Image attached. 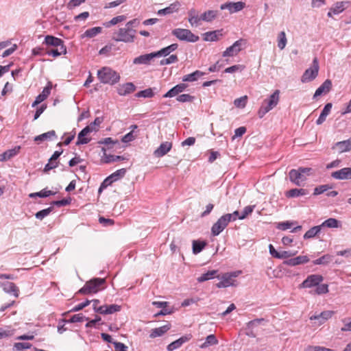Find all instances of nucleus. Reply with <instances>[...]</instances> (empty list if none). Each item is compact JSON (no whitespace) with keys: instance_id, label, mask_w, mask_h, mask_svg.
Wrapping results in <instances>:
<instances>
[{"instance_id":"nucleus-1","label":"nucleus","mask_w":351,"mask_h":351,"mask_svg":"<svg viewBox=\"0 0 351 351\" xmlns=\"http://www.w3.org/2000/svg\"><path fill=\"white\" fill-rule=\"evenodd\" d=\"M97 77L103 84L113 85L120 80V75L110 67L104 66L97 71Z\"/></svg>"},{"instance_id":"nucleus-2","label":"nucleus","mask_w":351,"mask_h":351,"mask_svg":"<svg viewBox=\"0 0 351 351\" xmlns=\"http://www.w3.org/2000/svg\"><path fill=\"white\" fill-rule=\"evenodd\" d=\"M280 99V90H276L268 99L263 101L258 112V116L260 118L264 117V115L269 111L272 110L277 106Z\"/></svg>"},{"instance_id":"nucleus-3","label":"nucleus","mask_w":351,"mask_h":351,"mask_svg":"<svg viewBox=\"0 0 351 351\" xmlns=\"http://www.w3.org/2000/svg\"><path fill=\"white\" fill-rule=\"evenodd\" d=\"M135 29L125 26L114 32L112 39L117 42L132 43L135 38Z\"/></svg>"},{"instance_id":"nucleus-4","label":"nucleus","mask_w":351,"mask_h":351,"mask_svg":"<svg viewBox=\"0 0 351 351\" xmlns=\"http://www.w3.org/2000/svg\"><path fill=\"white\" fill-rule=\"evenodd\" d=\"M106 283L105 278H95L88 282L81 288L79 293L82 294L95 293L104 289L103 285Z\"/></svg>"},{"instance_id":"nucleus-5","label":"nucleus","mask_w":351,"mask_h":351,"mask_svg":"<svg viewBox=\"0 0 351 351\" xmlns=\"http://www.w3.org/2000/svg\"><path fill=\"white\" fill-rule=\"evenodd\" d=\"M232 215L226 214L221 216L216 223L213 224L211 228V233L213 236L219 235L228 225L231 221H235L236 217L232 219Z\"/></svg>"},{"instance_id":"nucleus-6","label":"nucleus","mask_w":351,"mask_h":351,"mask_svg":"<svg viewBox=\"0 0 351 351\" xmlns=\"http://www.w3.org/2000/svg\"><path fill=\"white\" fill-rule=\"evenodd\" d=\"M171 34L182 41L195 43L199 40V36L187 29L177 28L173 29Z\"/></svg>"},{"instance_id":"nucleus-7","label":"nucleus","mask_w":351,"mask_h":351,"mask_svg":"<svg viewBox=\"0 0 351 351\" xmlns=\"http://www.w3.org/2000/svg\"><path fill=\"white\" fill-rule=\"evenodd\" d=\"M312 169L311 168L300 167L298 169H291L289 171V176L290 180L298 186H300L301 182L306 180L305 174L308 173Z\"/></svg>"},{"instance_id":"nucleus-8","label":"nucleus","mask_w":351,"mask_h":351,"mask_svg":"<svg viewBox=\"0 0 351 351\" xmlns=\"http://www.w3.org/2000/svg\"><path fill=\"white\" fill-rule=\"evenodd\" d=\"M319 69V66L317 58H315L311 67L307 69L303 73L301 77L302 82L306 83L315 80L318 75Z\"/></svg>"},{"instance_id":"nucleus-9","label":"nucleus","mask_w":351,"mask_h":351,"mask_svg":"<svg viewBox=\"0 0 351 351\" xmlns=\"http://www.w3.org/2000/svg\"><path fill=\"white\" fill-rule=\"evenodd\" d=\"M246 40L244 39H239L234 42L232 45L228 47L223 53V57H232L237 55L241 50L243 47H245Z\"/></svg>"},{"instance_id":"nucleus-10","label":"nucleus","mask_w":351,"mask_h":351,"mask_svg":"<svg viewBox=\"0 0 351 351\" xmlns=\"http://www.w3.org/2000/svg\"><path fill=\"white\" fill-rule=\"evenodd\" d=\"M323 280L321 275L312 274L308 276L300 285V288H311L318 285Z\"/></svg>"},{"instance_id":"nucleus-11","label":"nucleus","mask_w":351,"mask_h":351,"mask_svg":"<svg viewBox=\"0 0 351 351\" xmlns=\"http://www.w3.org/2000/svg\"><path fill=\"white\" fill-rule=\"evenodd\" d=\"M245 6V3L242 1L227 2L221 4V10H228L230 14L235 13L242 10Z\"/></svg>"},{"instance_id":"nucleus-12","label":"nucleus","mask_w":351,"mask_h":351,"mask_svg":"<svg viewBox=\"0 0 351 351\" xmlns=\"http://www.w3.org/2000/svg\"><path fill=\"white\" fill-rule=\"evenodd\" d=\"M156 57V52H152L150 53L143 54L135 58L133 60V63L134 64H150L151 61Z\"/></svg>"},{"instance_id":"nucleus-13","label":"nucleus","mask_w":351,"mask_h":351,"mask_svg":"<svg viewBox=\"0 0 351 351\" xmlns=\"http://www.w3.org/2000/svg\"><path fill=\"white\" fill-rule=\"evenodd\" d=\"M93 131H96V129L94 128L92 125H87L78 134L77 141L76 145L80 144H87L90 141V138H85L84 136L88 135L89 133Z\"/></svg>"},{"instance_id":"nucleus-14","label":"nucleus","mask_w":351,"mask_h":351,"mask_svg":"<svg viewBox=\"0 0 351 351\" xmlns=\"http://www.w3.org/2000/svg\"><path fill=\"white\" fill-rule=\"evenodd\" d=\"M172 148V143L165 141L162 143L160 146L154 152V155L156 158H161L167 154Z\"/></svg>"},{"instance_id":"nucleus-15","label":"nucleus","mask_w":351,"mask_h":351,"mask_svg":"<svg viewBox=\"0 0 351 351\" xmlns=\"http://www.w3.org/2000/svg\"><path fill=\"white\" fill-rule=\"evenodd\" d=\"M331 176L336 180H349L351 179V168L344 167L340 170L333 171Z\"/></svg>"},{"instance_id":"nucleus-16","label":"nucleus","mask_w":351,"mask_h":351,"mask_svg":"<svg viewBox=\"0 0 351 351\" xmlns=\"http://www.w3.org/2000/svg\"><path fill=\"white\" fill-rule=\"evenodd\" d=\"M334 315V311H325L322 312L319 314L314 315L310 317L311 320H317V325H321L324 324L326 320L331 318Z\"/></svg>"},{"instance_id":"nucleus-17","label":"nucleus","mask_w":351,"mask_h":351,"mask_svg":"<svg viewBox=\"0 0 351 351\" xmlns=\"http://www.w3.org/2000/svg\"><path fill=\"white\" fill-rule=\"evenodd\" d=\"M349 5L348 1H339L333 5L330 9L327 15L328 17H332V14H339L341 13Z\"/></svg>"},{"instance_id":"nucleus-18","label":"nucleus","mask_w":351,"mask_h":351,"mask_svg":"<svg viewBox=\"0 0 351 351\" xmlns=\"http://www.w3.org/2000/svg\"><path fill=\"white\" fill-rule=\"evenodd\" d=\"M192 338V335L189 334L184 336L181 337L178 339L173 341L167 346L168 351H173L182 346V345L187 341H189Z\"/></svg>"},{"instance_id":"nucleus-19","label":"nucleus","mask_w":351,"mask_h":351,"mask_svg":"<svg viewBox=\"0 0 351 351\" xmlns=\"http://www.w3.org/2000/svg\"><path fill=\"white\" fill-rule=\"evenodd\" d=\"M308 261H309V258L307 256H299L285 261L283 262V264L288 265V266H296L298 265L306 263Z\"/></svg>"},{"instance_id":"nucleus-20","label":"nucleus","mask_w":351,"mask_h":351,"mask_svg":"<svg viewBox=\"0 0 351 351\" xmlns=\"http://www.w3.org/2000/svg\"><path fill=\"white\" fill-rule=\"evenodd\" d=\"M332 88V82L330 80H326L324 83L315 90L313 98L321 96L323 94L328 93Z\"/></svg>"},{"instance_id":"nucleus-21","label":"nucleus","mask_w":351,"mask_h":351,"mask_svg":"<svg viewBox=\"0 0 351 351\" xmlns=\"http://www.w3.org/2000/svg\"><path fill=\"white\" fill-rule=\"evenodd\" d=\"M186 88L187 85L184 83L177 84L171 88L167 93H165L163 95V97H173L178 95L179 93L183 92Z\"/></svg>"},{"instance_id":"nucleus-22","label":"nucleus","mask_w":351,"mask_h":351,"mask_svg":"<svg viewBox=\"0 0 351 351\" xmlns=\"http://www.w3.org/2000/svg\"><path fill=\"white\" fill-rule=\"evenodd\" d=\"M121 310V306L117 304L104 305L99 307L98 311L100 314H112Z\"/></svg>"},{"instance_id":"nucleus-23","label":"nucleus","mask_w":351,"mask_h":351,"mask_svg":"<svg viewBox=\"0 0 351 351\" xmlns=\"http://www.w3.org/2000/svg\"><path fill=\"white\" fill-rule=\"evenodd\" d=\"M171 328V324H167L162 326L159 328H156L152 329L149 334L150 338H156L158 337L162 336L165 333H166Z\"/></svg>"},{"instance_id":"nucleus-24","label":"nucleus","mask_w":351,"mask_h":351,"mask_svg":"<svg viewBox=\"0 0 351 351\" xmlns=\"http://www.w3.org/2000/svg\"><path fill=\"white\" fill-rule=\"evenodd\" d=\"M135 90V86L132 82H128L120 85L117 88V93L119 95H126L133 93Z\"/></svg>"},{"instance_id":"nucleus-25","label":"nucleus","mask_w":351,"mask_h":351,"mask_svg":"<svg viewBox=\"0 0 351 351\" xmlns=\"http://www.w3.org/2000/svg\"><path fill=\"white\" fill-rule=\"evenodd\" d=\"M20 149L21 147L16 146L13 149H8L4 152L1 154H0V162L6 161L11 159L12 158H13L14 156H16L19 154Z\"/></svg>"},{"instance_id":"nucleus-26","label":"nucleus","mask_w":351,"mask_h":351,"mask_svg":"<svg viewBox=\"0 0 351 351\" xmlns=\"http://www.w3.org/2000/svg\"><path fill=\"white\" fill-rule=\"evenodd\" d=\"M180 7V2L176 1V2L170 4L169 6H168L164 9L159 10L158 11V15H167V14H172L175 12H177L179 10Z\"/></svg>"},{"instance_id":"nucleus-27","label":"nucleus","mask_w":351,"mask_h":351,"mask_svg":"<svg viewBox=\"0 0 351 351\" xmlns=\"http://www.w3.org/2000/svg\"><path fill=\"white\" fill-rule=\"evenodd\" d=\"M47 45L60 47L64 46V42L60 38H56L53 36L47 35L45 36V42Z\"/></svg>"},{"instance_id":"nucleus-28","label":"nucleus","mask_w":351,"mask_h":351,"mask_svg":"<svg viewBox=\"0 0 351 351\" xmlns=\"http://www.w3.org/2000/svg\"><path fill=\"white\" fill-rule=\"evenodd\" d=\"M0 285L3 286V291L8 293H13L17 298L19 296V289L13 282L1 283Z\"/></svg>"},{"instance_id":"nucleus-29","label":"nucleus","mask_w":351,"mask_h":351,"mask_svg":"<svg viewBox=\"0 0 351 351\" xmlns=\"http://www.w3.org/2000/svg\"><path fill=\"white\" fill-rule=\"evenodd\" d=\"M178 45L176 43L171 44L169 45L168 47H166L158 51H156V57H161V56H167L169 55L171 52L174 51L177 48Z\"/></svg>"},{"instance_id":"nucleus-30","label":"nucleus","mask_w":351,"mask_h":351,"mask_svg":"<svg viewBox=\"0 0 351 351\" xmlns=\"http://www.w3.org/2000/svg\"><path fill=\"white\" fill-rule=\"evenodd\" d=\"M308 194V191L304 189H293L286 193L287 197H297Z\"/></svg>"},{"instance_id":"nucleus-31","label":"nucleus","mask_w":351,"mask_h":351,"mask_svg":"<svg viewBox=\"0 0 351 351\" xmlns=\"http://www.w3.org/2000/svg\"><path fill=\"white\" fill-rule=\"evenodd\" d=\"M335 146L340 153L349 152L351 149V138L346 141L337 142Z\"/></svg>"},{"instance_id":"nucleus-32","label":"nucleus","mask_w":351,"mask_h":351,"mask_svg":"<svg viewBox=\"0 0 351 351\" xmlns=\"http://www.w3.org/2000/svg\"><path fill=\"white\" fill-rule=\"evenodd\" d=\"M204 73L200 71H195V72L186 75L182 77L183 82H195L197 80L199 77L204 75Z\"/></svg>"},{"instance_id":"nucleus-33","label":"nucleus","mask_w":351,"mask_h":351,"mask_svg":"<svg viewBox=\"0 0 351 351\" xmlns=\"http://www.w3.org/2000/svg\"><path fill=\"white\" fill-rule=\"evenodd\" d=\"M218 15V11L217 10H208L204 12L201 16L200 19L202 21L210 22L213 21Z\"/></svg>"},{"instance_id":"nucleus-34","label":"nucleus","mask_w":351,"mask_h":351,"mask_svg":"<svg viewBox=\"0 0 351 351\" xmlns=\"http://www.w3.org/2000/svg\"><path fill=\"white\" fill-rule=\"evenodd\" d=\"M322 230V228L319 226H313L309 229L304 235V239H308L317 236Z\"/></svg>"},{"instance_id":"nucleus-35","label":"nucleus","mask_w":351,"mask_h":351,"mask_svg":"<svg viewBox=\"0 0 351 351\" xmlns=\"http://www.w3.org/2000/svg\"><path fill=\"white\" fill-rule=\"evenodd\" d=\"M218 340L214 335H210L206 338V341L199 346L201 348H206L210 346L217 345Z\"/></svg>"},{"instance_id":"nucleus-36","label":"nucleus","mask_w":351,"mask_h":351,"mask_svg":"<svg viewBox=\"0 0 351 351\" xmlns=\"http://www.w3.org/2000/svg\"><path fill=\"white\" fill-rule=\"evenodd\" d=\"M339 223H340V222L337 219H336L335 218H329V219H326V221H324L320 225V226L322 228L323 227L334 228L339 227Z\"/></svg>"},{"instance_id":"nucleus-37","label":"nucleus","mask_w":351,"mask_h":351,"mask_svg":"<svg viewBox=\"0 0 351 351\" xmlns=\"http://www.w3.org/2000/svg\"><path fill=\"white\" fill-rule=\"evenodd\" d=\"M56 193V192H53V191H51L50 190H47L46 189H43L42 191H40L39 192L30 193L29 196L31 198H34V197H49L50 195H55Z\"/></svg>"},{"instance_id":"nucleus-38","label":"nucleus","mask_w":351,"mask_h":351,"mask_svg":"<svg viewBox=\"0 0 351 351\" xmlns=\"http://www.w3.org/2000/svg\"><path fill=\"white\" fill-rule=\"evenodd\" d=\"M217 273V270L208 271L206 273L202 274L199 277L197 278V280L199 282L206 281L208 280L213 278Z\"/></svg>"},{"instance_id":"nucleus-39","label":"nucleus","mask_w":351,"mask_h":351,"mask_svg":"<svg viewBox=\"0 0 351 351\" xmlns=\"http://www.w3.org/2000/svg\"><path fill=\"white\" fill-rule=\"evenodd\" d=\"M47 53L49 56H52L53 57H58L62 54L66 53V48L65 46H61L60 47H58L57 49H51L47 51Z\"/></svg>"},{"instance_id":"nucleus-40","label":"nucleus","mask_w":351,"mask_h":351,"mask_svg":"<svg viewBox=\"0 0 351 351\" xmlns=\"http://www.w3.org/2000/svg\"><path fill=\"white\" fill-rule=\"evenodd\" d=\"M332 260V256L330 254H325L322 257L313 261L314 265H327Z\"/></svg>"},{"instance_id":"nucleus-41","label":"nucleus","mask_w":351,"mask_h":351,"mask_svg":"<svg viewBox=\"0 0 351 351\" xmlns=\"http://www.w3.org/2000/svg\"><path fill=\"white\" fill-rule=\"evenodd\" d=\"M287 43L286 34L285 32H280L278 36V47L280 49H285Z\"/></svg>"},{"instance_id":"nucleus-42","label":"nucleus","mask_w":351,"mask_h":351,"mask_svg":"<svg viewBox=\"0 0 351 351\" xmlns=\"http://www.w3.org/2000/svg\"><path fill=\"white\" fill-rule=\"evenodd\" d=\"M204 241H193V252L195 254L199 253L206 246Z\"/></svg>"},{"instance_id":"nucleus-43","label":"nucleus","mask_w":351,"mask_h":351,"mask_svg":"<svg viewBox=\"0 0 351 351\" xmlns=\"http://www.w3.org/2000/svg\"><path fill=\"white\" fill-rule=\"evenodd\" d=\"M101 27H95L90 29H87L84 32V36L88 38H93L99 34L101 32Z\"/></svg>"},{"instance_id":"nucleus-44","label":"nucleus","mask_w":351,"mask_h":351,"mask_svg":"<svg viewBox=\"0 0 351 351\" xmlns=\"http://www.w3.org/2000/svg\"><path fill=\"white\" fill-rule=\"evenodd\" d=\"M126 19V16L124 15L117 16L116 17L112 18L110 21L107 22L105 25L107 27H109L111 25H117L119 23H121Z\"/></svg>"},{"instance_id":"nucleus-45","label":"nucleus","mask_w":351,"mask_h":351,"mask_svg":"<svg viewBox=\"0 0 351 351\" xmlns=\"http://www.w3.org/2000/svg\"><path fill=\"white\" fill-rule=\"evenodd\" d=\"M154 93L152 88H147L145 90L139 91L136 93V96L137 97H145V98H151L154 97Z\"/></svg>"},{"instance_id":"nucleus-46","label":"nucleus","mask_w":351,"mask_h":351,"mask_svg":"<svg viewBox=\"0 0 351 351\" xmlns=\"http://www.w3.org/2000/svg\"><path fill=\"white\" fill-rule=\"evenodd\" d=\"M53 210V208L52 207H49L47 208H45V209H43L42 210H40L38 212H37L35 215L36 217L40 220H42L45 217H47V215H49L51 212Z\"/></svg>"},{"instance_id":"nucleus-47","label":"nucleus","mask_w":351,"mask_h":351,"mask_svg":"<svg viewBox=\"0 0 351 351\" xmlns=\"http://www.w3.org/2000/svg\"><path fill=\"white\" fill-rule=\"evenodd\" d=\"M220 279L222 280L227 285L228 287L237 286L235 280L231 278L228 273L223 274Z\"/></svg>"},{"instance_id":"nucleus-48","label":"nucleus","mask_w":351,"mask_h":351,"mask_svg":"<svg viewBox=\"0 0 351 351\" xmlns=\"http://www.w3.org/2000/svg\"><path fill=\"white\" fill-rule=\"evenodd\" d=\"M14 330L8 327L6 328H0V339L11 337L14 335Z\"/></svg>"},{"instance_id":"nucleus-49","label":"nucleus","mask_w":351,"mask_h":351,"mask_svg":"<svg viewBox=\"0 0 351 351\" xmlns=\"http://www.w3.org/2000/svg\"><path fill=\"white\" fill-rule=\"evenodd\" d=\"M178 61V56L175 54H172L169 58H164L162 60H160V65H167V64H170L172 63L177 62Z\"/></svg>"},{"instance_id":"nucleus-50","label":"nucleus","mask_w":351,"mask_h":351,"mask_svg":"<svg viewBox=\"0 0 351 351\" xmlns=\"http://www.w3.org/2000/svg\"><path fill=\"white\" fill-rule=\"evenodd\" d=\"M247 97L246 95L236 99L234 101V104L237 108H244L247 104Z\"/></svg>"},{"instance_id":"nucleus-51","label":"nucleus","mask_w":351,"mask_h":351,"mask_svg":"<svg viewBox=\"0 0 351 351\" xmlns=\"http://www.w3.org/2000/svg\"><path fill=\"white\" fill-rule=\"evenodd\" d=\"M114 180H112V177H110V176H109L108 177H107L104 181L101 184L99 188V190H98V193H101V191L106 189L108 186H110L112 182H114Z\"/></svg>"},{"instance_id":"nucleus-52","label":"nucleus","mask_w":351,"mask_h":351,"mask_svg":"<svg viewBox=\"0 0 351 351\" xmlns=\"http://www.w3.org/2000/svg\"><path fill=\"white\" fill-rule=\"evenodd\" d=\"M177 101L179 102H192L194 99V97L189 94H182L177 97Z\"/></svg>"},{"instance_id":"nucleus-53","label":"nucleus","mask_w":351,"mask_h":351,"mask_svg":"<svg viewBox=\"0 0 351 351\" xmlns=\"http://www.w3.org/2000/svg\"><path fill=\"white\" fill-rule=\"evenodd\" d=\"M218 39L217 32H208L204 34V40L206 41H215Z\"/></svg>"},{"instance_id":"nucleus-54","label":"nucleus","mask_w":351,"mask_h":351,"mask_svg":"<svg viewBox=\"0 0 351 351\" xmlns=\"http://www.w3.org/2000/svg\"><path fill=\"white\" fill-rule=\"evenodd\" d=\"M316 287V289L313 291L314 293L320 295L323 293H326L328 291V285L326 284L318 285Z\"/></svg>"},{"instance_id":"nucleus-55","label":"nucleus","mask_w":351,"mask_h":351,"mask_svg":"<svg viewBox=\"0 0 351 351\" xmlns=\"http://www.w3.org/2000/svg\"><path fill=\"white\" fill-rule=\"evenodd\" d=\"M14 349L16 350L21 351L26 349H29L32 347V344L29 343H15L13 346Z\"/></svg>"},{"instance_id":"nucleus-56","label":"nucleus","mask_w":351,"mask_h":351,"mask_svg":"<svg viewBox=\"0 0 351 351\" xmlns=\"http://www.w3.org/2000/svg\"><path fill=\"white\" fill-rule=\"evenodd\" d=\"M254 208H255V205L247 206L245 207L241 216H239V219H245L246 217H247L250 214H251L253 212Z\"/></svg>"},{"instance_id":"nucleus-57","label":"nucleus","mask_w":351,"mask_h":351,"mask_svg":"<svg viewBox=\"0 0 351 351\" xmlns=\"http://www.w3.org/2000/svg\"><path fill=\"white\" fill-rule=\"evenodd\" d=\"M304 351H334V350L327 348H325V347L319 346H308L305 348Z\"/></svg>"},{"instance_id":"nucleus-58","label":"nucleus","mask_w":351,"mask_h":351,"mask_svg":"<svg viewBox=\"0 0 351 351\" xmlns=\"http://www.w3.org/2000/svg\"><path fill=\"white\" fill-rule=\"evenodd\" d=\"M125 169H121L112 173L110 175V177H112V180H114V181L115 182L118 180L119 178L123 177L124 175L125 174Z\"/></svg>"},{"instance_id":"nucleus-59","label":"nucleus","mask_w":351,"mask_h":351,"mask_svg":"<svg viewBox=\"0 0 351 351\" xmlns=\"http://www.w3.org/2000/svg\"><path fill=\"white\" fill-rule=\"evenodd\" d=\"M329 189H330V187L327 184L318 186L315 188L313 195H320L324 193L325 191H328Z\"/></svg>"},{"instance_id":"nucleus-60","label":"nucleus","mask_w":351,"mask_h":351,"mask_svg":"<svg viewBox=\"0 0 351 351\" xmlns=\"http://www.w3.org/2000/svg\"><path fill=\"white\" fill-rule=\"evenodd\" d=\"M298 253L297 251H282L279 252V256L278 258L283 259L295 256Z\"/></svg>"},{"instance_id":"nucleus-61","label":"nucleus","mask_w":351,"mask_h":351,"mask_svg":"<svg viewBox=\"0 0 351 351\" xmlns=\"http://www.w3.org/2000/svg\"><path fill=\"white\" fill-rule=\"evenodd\" d=\"M294 223H295V222L289 221L280 222L278 224L277 228L282 230H286L291 228Z\"/></svg>"},{"instance_id":"nucleus-62","label":"nucleus","mask_w":351,"mask_h":351,"mask_svg":"<svg viewBox=\"0 0 351 351\" xmlns=\"http://www.w3.org/2000/svg\"><path fill=\"white\" fill-rule=\"evenodd\" d=\"M88 319L84 315H83L82 313L76 314L73 315L71 319H69V322L71 323H75V322H82L84 320Z\"/></svg>"},{"instance_id":"nucleus-63","label":"nucleus","mask_w":351,"mask_h":351,"mask_svg":"<svg viewBox=\"0 0 351 351\" xmlns=\"http://www.w3.org/2000/svg\"><path fill=\"white\" fill-rule=\"evenodd\" d=\"M243 69V66L242 65L237 64V65H233L232 66L226 68L225 69L224 72L231 73H234V72H237L239 71H241Z\"/></svg>"},{"instance_id":"nucleus-64","label":"nucleus","mask_w":351,"mask_h":351,"mask_svg":"<svg viewBox=\"0 0 351 351\" xmlns=\"http://www.w3.org/2000/svg\"><path fill=\"white\" fill-rule=\"evenodd\" d=\"M116 351H127L128 347L121 342H112Z\"/></svg>"}]
</instances>
